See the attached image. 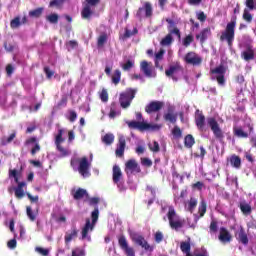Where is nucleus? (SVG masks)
Returning <instances> with one entry per match:
<instances>
[{"label":"nucleus","mask_w":256,"mask_h":256,"mask_svg":"<svg viewBox=\"0 0 256 256\" xmlns=\"http://www.w3.org/2000/svg\"><path fill=\"white\" fill-rule=\"evenodd\" d=\"M239 209L243 213V215H251L253 209L251 208V204L247 203V201H241L239 203Z\"/></svg>","instance_id":"obj_28"},{"label":"nucleus","mask_w":256,"mask_h":256,"mask_svg":"<svg viewBox=\"0 0 256 256\" xmlns=\"http://www.w3.org/2000/svg\"><path fill=\"white\" fill-rule=\"evenodd\" d=\"M68 137V142L71 143L75 140V132L73 130L68 131L65 128L59 129L58 133L55 136V145L57 151L60 153V157H69L71 155V150L64 148L61 144L65 143V140Z\"/></svg>","instance_id":"obj_1"},{"label":"nucleus","mask_w":256,"mask_h":256,"mask_svg":"<svg viewBox=\"0 0 256 256\" xmlns=\"http://www.w3.org/2000/svg\"><path fill=\"white\" fill-rule=\"evenodd\" d=\"M35 251H36V253H39V255H42V256L49 255V249H47V248L36 247Z\"/></svg>","instance_id":"obj_49"},{"label":"nucleus","mask_w":256,"mask_h":256,"mask_svg":"<svg viewBox=\"0 0 256 256\" xmlns=\"http://www.w3.org/2000/svg\"><path fill=\"white\" fill-rule=\"evenodd\" d=\"M64 2L65 0H52L50 2V7H61V5H63Z\"/></svg>","instance_id":"obj_60"},{"label":"nucleus","mask_w":256,"mask_h":256,"mask_svg":"<svg viewBox=\"0 0 256 256\" xmlns=\"http://www.w3.org/2000/svg\"><path fill=\"white\" fill-rule=\"evenodd\" d=\"M120 115H121V110H115V109L111 108L110 113H109L110 119H115V117H119Z\"/></svg>","instance_id":"obj_52"},{"label":"nucleus","mask_w":256,"mask_h":256,"mask_svg":"<svg viewBox=\"0 0 256 256\" xmlns=\"http://www.w3.org/2000/svg\"><path fill=\"white\" fill-rule=\"evenodd\" d=\"M15 137H16L15 133H12L8 137H3L2 141H1V145H9V143H11L13 141V139H15Z\"/></svg>","instance_id":"obj_44"},{"label":"nucleus","mask_w":256,"mask_h":256,"mask_svg":"<svg viewBox=\"0 0 256 256\" xmlns=\"http://www.w3.org/2000/svg\"><path fill=\"white\" fill-rule=\"evenodd\" d=\"M135 65V61L133 60H127L125 63H121L120 67H122V69L124 71H129L130 69H133V66Z\"/></svg>","instance_id":"obj_36"},{"label":"nucleus","mask_w":256,"mask_h":256,"mask_svg":"<svg viewBox=\"0 0 256 256\" xmlns=\"http://www.w3.org/2000/svg\"><path fill=\"white\" fill-rule=\"evenodd\" d=\"M47 21H49V23H57V21H59V16L57 14H50L47 16Z\"/></svg>","instance_id":"obj_50"},{"label":"nucleus","mask_w":256,"mask_h":256,"mask_svg":"<svg viewBox=\"0 0 256 256\" xmlns=\"http://www.w3.org/2000/svg\"><path fill=\"white\" fill-rule=\"evenodd\" d=\"M99 3V0H86L82 9L81 15L83 19H89L95 12V6Z\"/></svg>","instance_id":"obj_11"},{"label":"nucleus","mask_w":256,"mask_h":256,"mask_svg":"<svg viewBox=\"0 0 256 256\" xmlns=\"http://www.w3.org/2000/svg\"><path fill=\"white\" fill-rule=\"evenodd\" d=\"M230 165H232V167H235V169H239V167H241V158L236 155L232 156L230 158Z\"/></svg>","instance_id":"obj_34"},{"label":"nucleus","mask_w":256,"mask_h":256,"mask_svg":"<svg viewBox=\"0 0 256 256\" xmlns=\"http://www.w3.org/2000/svg\"><path fill=\"white\" fill-rule=\"evenodd\" d=\"M172 135L175 139H181V137H183V132L181 131V128H179V126H175L172 129Z\"/></svg>","instance_id":"obj_38"},{"label":"nucleus","mask_w":256,"mask_h":256,"mask_svg":"<svg viewBox=\"0 0 256 256\" xmlns=\"http://www.w3.org/2000/svg\"><path fill=\"white\" fill-rule=\"evenodd\" d=\"M140 70L144 73L145 77L153 78L157 77V73L155 72V68L151 66V63L147 61H142L140 64Z\"/></svg>","instance_id":"obj_18"},{"label":"nucleus","mask_w":256,"mask_h":256,"mask_svg":"<svg viewBox=\"0 0 256 256\" xmlns=\"http://www.w3.org/2000/svg\"><path fill=\"white\" fill-rule=\"evenodd\" d=\"M106 43H107V35L105 33H102L98 37L97 46L98 47H103V45H105Z\"/></svg>","instance_id":"obj_41"},{"label":"nucleus","mask_w":256,"mask_h":256,"mask_svg":"<svg viewBox=\"0 0 256 256\" xmlns=\"http://www.w3.org/2000/svg\"><path fill=\"white\" fill-rule=\"evenodd\" d=\"M132 35H137V28H134L133 31L126 29L125 37H131Z\"/></svg>","instance_id":"obj_64"},{"label":"nucleus","mask_w":256,"mask_h":256,"mask_svg":"<svg viewBox=\"0 0 256 256\" xmlns=\"http://www.w3.org/2000/svg\"><path fill=\"white\" fill-rule=\"evenodd\" d=\"M153 15V7L151 3L146 2L143 7L139 8L136 13L138 19H143V17H151Z\"/></svg>","instance_id":"obj_19"},{"label":"nucleus","mask_w":256,"mask_h":256,"mask_svg":"<svg viewBox=\"0 0 256 256\" xmlns=\"http://www.w3.org/2000/svg\"><path fill=\"white\" fill-rule=\"evenodd\" d=\"M234 135L240 137L241 139H247L251 133H253V121L251 118L246 117L243 126H234Z\"/></svg>","instance_id":"obj_6"},{"label":"nucleus","mask_w":256,"mask_h":256,"mask_svg":"<svg viewBox=\"0 0 256 256\" xmlns=\"http://www.w3.org/2000/svg\"><path fill=\"white\" fill-rule=\"evenodd\" d=\"M242 17L247 23H251V21H253V15L250 14L249 9L247 8L244 9Z\"/></svg>","instance_id":"obj_43"},{"label":"nucleus","mask_w":256,"mask_h":256,"mask_svg":"<svg viewBox=\"0 0 256 256\" xmlns=\"http://www.w3.org/2000/svg\"><path fill=\"white\" fill-rule=\"evenodd\" d=\"M118 243L126 256H135V249L129 246V243L127 242V238H125V236H120L118 239Z\"/></svg>","instance_id":"obj_17"},{"label":"nucleus","mask_w":256,"mask_h":256,"mask_svg":"<svg viewBox=\"0 0 256 256\" xmlns=\"http://www.w3.org/2000/svg\"><path fill=\"white\" fill-rule=\"evenodd\" d=\"M191 43H193V36L192 35L186 36L183 40L184 47H189Z\"/></svg>","instance_id":"obj_51"},{"label":"nucleus","mask_w":256,"mask_h":256,"mask_svg":"<svg viewBox=\"0 0 256 256\" xmlns=\"http://www.w3.org/2000/svg\"><path fill=\"white\" fill-rule=\"evenodd\" d=\"M125 173L126 175H133V173H141V168L139 167V164L137 161L131 159L125 164Z\"/></svg>","instance_id":"obj_20"},{"label":"nucleus","mask_w":256,"mask_h":256,"mask_svg":"<svg viewBox=\"0 0 256 256\" xmlns=\"http://www.w3.org/2000/svg\"><path fill=\"white\" fill-rule=\"evenodd\" d=\"M113 181L117 185L120 192L125 191V183L123 182V172L117 165L113 166Z\"/></svg>","instance_id":"obj_12"},{"label":"nucleus","mask_w":256,"mask_h":256,"mask_svg":"<svg viewBox=\"0 0 256 256\" xmlns=\"http://www.w3.org/2000/svg\"><path fill=\"white\" fill-rule=\"evenodd\" d=\"M173 111V107L168 108V112L164 114L165 121H169V123H177V113Z\"/></svg>","instance_id":"obj_25"},{"label":"nucleus","mask_w":256,"mask_h":256,"mask_svg":"<svg viewBox=\"0 0 256 256\" xmlns=\"http://www.w3.org/2000/svg\"><path fill=\"white\" fill-rule=\"evenodd\" d=\"M118 138H119V142L116 148V156L123 157L125 153V145H126L125 136H123V134H119Z\"/></svg>","instance_id":"obj_21"},{"label":"nucleus","mask_w":256,"mask_h":256,"mask_svg":"<svg viewBox=\"0 0 256 256\" xmlns=\"http://www.w3.org/2000/svg\"><path fill=\"white\" fill-rule=\"evenodd\" d=\"M17 174V170H9V177H13L15 183L18 184V186L15 188V196L18 199H23V197H25V191L23 190V187H26L27 183L19 182V177L17 176Z\"/></svg>","instance_id":"obj_9"},{"label":"nucleus","mask_w":256,"mask_h":256,"mask_svg":"<svg viewBox=\"0 0 256 256\" xmlns=\"http://www.w3.org/2000/svg\"><path fill=\"white\" fill-rule=\"evenodd\" d=\"M79 230L75 226H73L69 231L65 234V243H71L72 239H76Z\"/></svg>","instance_id":"obj_26"},{"label":"nucleus","mask_w":256,"mask_h":256,"mask_svg":"<svg viewBox=\"0 0 256 256\" xmlns=\"http://www.w3.org/2000/svg\"><path fill=\"white\" fill-rule=\"evenodd\" d=\"M198 213L199 215L194 214L195 223H197L199 219H201V217H204L205 213H207V202H205L204 199H202L199 204Z\"/></svg>","instance_id":"obj_23"},{"label":"nucleus","mask_w":256,"mask_h":256,"mask_svg":"<svg viewBox=\"0 0 256 256\" xmlns=\"http://www.w3.org/2000/svg\"><path fill=\"white\" fill-rule=\"evenodd\" d=\"M120 81H121V71L115 70L112 76V83H114V85H117Z\"/></svg>","instance_id":"obj_40"},{"label":"nucleus","mask_w":256,"mask_h":256,"mask_svg":"<svg viewBox=\"0 0 256 256\" xmlns=\"http://www.w3.org/2000/svg\"><path fill=\"white\" fill-rule=\"evenodd\" d=\"M91 217L92 223L90 219H87L85 226L82 228L80 237L82 241H91V233L93 232V229H95V225L99 219V208H95V210L91 214Z\"/></svg>","instance_id":"obj_3"},{"label":"nucleus","mask_w":256,"mask_h":256,"mask_svg":"<svg viewBox=\"0 0 256 256\" xmlns=\"http://www.w3.org/2000/svg\"><path fill=\"white\" fill-rule=\"evenodd\" d=\"M162 210L167 212L166 216L171 229H174L175 231L182 229L183 225L185 224V220L181 219V217L177 215V212L173 206H164L162 207Z\"/></svg>","instance_id":"obj_2"},{"label":"nucleus","mask_w":256,"mask_h":256,"mask_svg":"<svg viewBox=\"0 0 256 256\" xmlns=\"http://www.w3.org/2000/svg\"><path fill=\"white\" fill-rule=\"evenodd\" d=\"M127 125L130 129H139V131H159L161 129L159 124H149L145 121H129Z\"/></svg>","instance_id":"obj_8"},{"label":"nucleus","mask_w":256,"mask_h":256,"mask_svg":"<svg viewBox=\"0 0 256 256\" xmlns=\"http://www.w3.org/2000/svg\"><path fill=\"white\" fill-rule=\"evenodd\" d=\"M90 167H91V162H89V160H87L86 157L80 160L78 171L80 175L84 177V179H87V177H91V172H89Z\"/></svg>","instance_id":"obj_16"},{"label":"nucleus","mask_w":256,"mask_h":256,"mask_svg":"<svg viewBox=\"0 0 256 256\" xmlns=\"http://www.w3.org/2000/svg\"><path fill=\"white\" fill-rule=\"evenodd\" d=\"M184 143L186 147L191 148L195 145V138H193V135L189 134L185 137Z\"/></svg>","instance_id":"obj_37"},{"label":"nucleus","mask_w":256,"mask_h":256,"mask_svg":"<svg viewBox=\"0 0 256 256\" xmlns=\"http://www.w3.org/2000/svg\"><path fill=\"white\" fill-rule=\"evenodd\" d=\"M100 99L103 103H107L109 101V93H107L106 89H103L100 93Z\"/></svg>","instance_id":"obj_47"},{"label":"nucleus","mask_w":256,"mask_h":256,"mask_svg":"<svg viewBox=\"0 0 256 256\" xmlns=\"http://www.w3.org/2000/svg\"><path fill=\"white\" fill-rule=\"evenodd\" d=\"M41 13H43V8H38L36 10L30 11V17H40Z\"/></svg>","instance_id":"obj_53"},{"label":"nucleus","mask_w":256,"mask_h":256,"mask_svg":"<svg viewBox=\"0 0 256 256\" xmlns=\"http://www.w3.org/2000/svg\"><path fill=\"white\" fill-rule=\"evenodd\" d=\"M37 138L36 137H31L26 140V145H37Z\"/></svg>","instance_id":"obj_63"},{"label":"nucleus","mask_w":256,"mask_h":256,"mask_svg":"<svg viewBox=\"0 0 256 256\" xmlns=\"http://www.w3.org/2000/svg\"><path fill=\"white\" fill-rule=\"evenodd\" d=\"M19 25H21V20L19 19V17H16L10 23V27H12V29H17V27H19Z\"/></svg>","instance_id":"obj_54"},{"label":"nucleus","mask_w":256,"mask_h":256,"mask_svg":"<svg viewBox=\"0 0 256 256\" xmlns=\"http://www.w3.org/2000/svg\"><path fill=\"white\" fill-rule=\"evenodd\" d=\"M166 22L168 23V31L170 34H167L165 38L161 40V45L167 47L168 45H171L173 43V36L176 35L178 39H181V31L179 28H177L178 21H175L173 19L167 18Z\"/></svg>","instance_id":"obj_4"},{"label":"nucleus","mask_w":256,"mask_h":256,"mask_svg":"<svg viewBox=\"0 0 256 256\" xmlns=\"http://www.w3.org/2000/svg\"><path fill=\"white\" fill-rule=\"evenodd\" d=\"M165 55V50H160L155 54V66L159 67V62L161 59H163V56Z\"/></svg>","instance_id":"obj_42"},{"label":"nucleus","mask_w":256,"mask_h":256,"mask_svg":"<svg viewBox=\"0 0 256 256\" xmlns=\"http://www.w3.org/2000/svg\"><path fill=\"white\" fill-rule=\"evenodd\" d=\"M72 256H85V249L75 248L74 250H72Z\"/></svg>","instance_id":"obj_48"},{"label":"nucleus","mask_w":256,"mask_h":256,"mask_svg":"<svg viewBox=\"0 0 256 256\" xmlns=\"http://www.w3.org/2000/svg\"><path fill=\"white\" fill-rule=\"evenodd\" d=\"M246 7L249 11H256V0H246Z\"/></svg>","instance_id":"obj_45"},{"label":"nucleus","mask_w":256,"mask_h":256,"mask_svg":"<svg viewBox=\"0 0 256 256\" xmlns=\"http://www.w3.org/2000/svg\"><path fill=\"white\" fill-rule=\"evenodd\" d=\"M72 195L76 200L83 199V197H87V190L78 188L77 190L72 191Z\"/></svg>","instance_id":"obj_31"},{"label":"nucleus","mask_w":256,"mask_h":256,"mask_svg":"<svg viewBox=\"0 0 256 256\" xmlns=\"http://www.w3.org/2000/svg\"><path fill=\"white\" fill-rule=\"evenodd\" d=\"M163 109V102L154 101L148 104L145 108L146 113H157Z\"/></svg>","instance_id":"obj_22"},{"label":"nucleus","mask_w":256,"mask_h":256,"mask_svg":"<svg viewBox=\"0 0 256 256\" xmlns=\"http://www.w3.org/2000/svg\"><path fill=\"white\" fill-rule=\"evenodd\" d=\"M44 72L46 73V76L48 79H51V77H53V75H55V72L53 70L49 69V67H45Z\"/></svg>","instance_id":"obj_62"},{"label":"nucleus","mask_w":256,"mask_h":256,"mask_svg":"<svg viewBox=\"0 0 256 256\" xmlns=\"http://www.w3.org/2000/svg\"><path fill=\"white\" fill-rule=\"evenodd\" d=\"M195 121H196V125H197L198 129H200V131H204L205 130V116L199 110H196Z\"/></svg>","instance_id":"obj_24"},{"label":"nucleus","mask_w":256,"mask_h":256,"mask_svg":"<svg viewBox=\"0 0 256 256\" xmlns=\"http://www.w3.org/2000/svg\"><path fill=\"white\" fill-rule=\"evenodd\" d=\"M141 163H142V165H144L145 167H151V165H153V162H152L151 159H149V158H142V159H141Z\"/></svg>","instance_id":"obj_61"},{"label":"nucleus","mask_w":256,"mask_h":256,"mask_svg":"<svg viewBox=\"0 0 256 256\" xmlns=\"http://www.w3.org/2000/svg\"><path fill=\"white\" fill-rule=\"evenodd\" d=\"M197 198L192 197L185 203V210L193 213L195 211V207H197Z\"/></svg>","instance_id":"obj_30"},{"label":"nucleus","mask_w":256,"mask_h":256,"mask_svg":"<svg viewBox=\"0 0 256 256\" xmlns=\"http://www.w3.org/2000/svg\"><path fill=\"white\" fill-rule=\"evenodd\" d=\"M131 239L136 245H139V247H142V249L148 251L149 253H152L153 251V246L149 245L147 243V240L140 234L134 233L131 235Z\"/></svg>","instance_id":"obj_14"},{"label":"nucleus","mask_w":256,"mask_h":256,"mask_svg":"<svg viewBox=\"0 0 256 256\" xmlns=\"http://www.w3.org/2000/svg\"><path fill=\"white\" fill-rule=\"evenodd\" d=\"M239 239L243 245H247L249 243V239L247 238V235L243 232L239 233Z\"/></svg>","instance_id":"obj_56"},{"label":"nucleus","mask_w":256,"mask_h":256,"mask_svg":"<svg viewBox=\"0 0 256 256\" xmlns=\"http://www.w3.org/2000/svg\"><path fill=\"white\" fill-rule=\"evenodd\" d=\"M196 17H197L198 21H201L202 23L205 22V20L207 19V16L205 15V12H203V11L197 12Z\"/></svg>","instance_id":"obj_57"},{"label":"nucleus","mask_w":256,"mask_h":256,"mask_svg":"<svg viewBox=\"0 0 256 256\" xmlns=\"http://www.w3.org/2000/svg\"><path fill=\"white\" fill-rule=\"evenodd\" d=\"M131 79L132 81H140L141 83L145 82V78H143V75L141 74H132Z\"/></svg>","instance_id":"obj_55"},{"label":"nucleus","mask_w":256,"mask_h":256,"mask_svg":"<svg viewBox=\"0 0 256 256\" xmlns=\"http://www.w3.org/2000/svg\"><path fill=\"white\" fill-rule=\"evenodd\" d=\"M180 249H181L182 253H185V255H188V253H191V243L181 242Z\"/></svg>","instance_id":"obj_35"},{"label":"nucleus","mask_w":256,"mask_h":256,"mask_svg":"<svg viewBox=\"0 0 256 256\" xmlns=\"http://www.w3.org/2000/svg\"><path fill=\"white\" fill-rule=\"evenodd\" d=\"M209 35H211V30L208 28H205L199 34L196 35V39H200L201 43H205Z\"/></svg>","instance_id":"obj_32"},{"label":"nucleus","mask_w":256,"mask_h":256,"mask_svg":"<svg viewBox=\"0 0 256 256\" xmlns=\"http://www.w3.org/2000/svg\"><path fill=\"white\" fill-rule=\"evenodd\" d=\"M68 119L69 121H71V123H73L76 119H77V113L73 110L68 112Z\"/></svg>","instance_id":"obj_59"},{"label":"nucleus","mask_w":256,"mask_h":256,"mask_svg":"<svg viewBox=\"0 0 256 256\" xmlns=\"http://www.w3.org/2000/svg\"><path fill=\"white\" fill-rule=\"evenodd\" d=\"M179 73H183L179 65L170 66V68L166 70L167 77H172V79H175V75H179Z\"/></svg>","instance_id":"obj_27"},{"label":"nucleus","mask_w":256,"mask_h":256,"mask_svg":"<svg viewBox=\"0 0 256 256\" xmlns=\"http://www.w3.org/2000/svg\"><path fill=\"white\" fill-rule=\"evenodd\" d=\"M185 63L188 65H193L194 67H197L203 63V58L199 56V54L195 52H188L184 57Z\"/></svg>","instance_id":"obj_15"},{"label":"nucleus","mask_w":256,"mask_h":256,"mask_svg":"<svg viewBox=\"0 0 256 256\" xmlns=\"http://www.w3.org/2000/svg\"><path fill=\"white\" fill-rule=\"evenodd\" d=\"M242 57H243L244 61H251V60L255 59V52L253 51V49L248 48L247 50H245L242 53Z\"/></svg>","instance_id":"obj_33"},{"label":"nucleus","mask_w":256,"mask_h":256,"mask_svg":"<svg viewBox=\"0 0 256 256\" xmlns=\"http://www.w3.org/2000/svg\"><path fill=\"white\" fill-rule=\"evenodd\" d=\"M27 216L29 217L30 221H35V219H37V215L33 213L31 207H27Z\"/></svg>","instance_id":"obj_58"},{"label":"nucleus","mask_w":256,"mask_h":256,"mask_svg":"<svg viewBox=\"0 0 256 256\" xmlns=\"http://www.w3.org/2000/svg\"><path fill=\"white\" fill-rule=\"evenodd\" d=\"M226 73H227V68H225V66L223 65H220L210 70V79H212V81H217L220 87H225V83L227 81L225 79Z\"/></svg>","instance_id":"obj_7"},{"label":"nucleus","mask_w":256,"mask_h":256,"mask_svg":"<svg viewBox=\"0 0 256 256\" xmlns=\"http://www.w3.org/2000/svg\"><path fill=\"white\" fill-rule=\"evenodd\" d=\"M135 93H137V91L128 89L124 93L120 94V105L123 109H127V107L131 105V101L135 99Z\"/></svg>","instance_id":"obj_10"},{"label":"nucleus","mask_w":256,"mask_h":256,"mask_svg":"<svg viewBox=\"0 0 256 256\" xmlns=\"http://www.w3.org/2000/svg\"><path fill=\"white\" fill-rule=\"evenodd\" d=\"M103 143H105L106 145H111V143H113V141H115V135L113 134H106L103 138H102Z\"/></svg>","instance_id":"obj_39"},{"label":"nucleus","mask_w":256,"mask_h":256,"mask_svg":"<svg viewBox=\"0 0 256 256\" xmlns=\"http://www.w3.org/2000/svg\"><path fill=\"white\" fill-rule=\"evenodd\" d=\"M219 241H221V243H229V241H231V234H229L227 229H220Z\"/></svg>","instance_id":"obj_29"},{"label":"nucleus","mask_w":256,"mask_h":256,"mask_svg":"<svg viewBox=\"0 0 256 256\" xmlns=\"http://www.w3.org/2000/svg\"><path fill=\"white\" fill-rule=\"evenodd\" d=\"M206 123L208 127H210L216 139H223V130H221V127H219V123L215 118L213 117L207 118Z\"/></svg>","instance_id":"obj_13"},{"label":"nucleus","mask_w":256,"mask_h":256,"mask_svg":"<svg viewBox=\"0 0 256 256\" xmlns=\"http://www.w3.org/2000/svg\"><path fill=\"white\" fill-rule=\"evenodd\" d=\"M237 27V17L231 18V21L226 25L224 31H222L220 40L226 41L228 46L231 47L235 41V28Z\"/></svg>","instance_id":"obj_5"},{"label":"nucleus","mask_w":256,"mask_h":256,"mask_svg":"<svg viewBox=\"0 0 256 256\" xmlns=\"http://www.w3.org/2000/svg\"><path fill=\"white\" fill-rule=\"evenodd\" d=\"M148 147L150 150L153 151V153H158L159 151V143L157 141H153L148 144Z\"/></svg>","instance_id":"obj_46"}]
</instances>
